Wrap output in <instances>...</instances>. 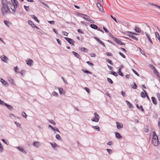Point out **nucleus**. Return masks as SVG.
I'll return each mask as SVG.
<instances>
[{"label": "nucleus", "instance_id": "603ef678", "mask_svg": "<svg viewBox=\"0 0 160 160\" xmlns=\"http://www.w3.org/2000/svg\"><path fill=\"white\" fill-rule=\"evenodd\" d=\"M8 81L12 84L13 83V80L10 78H8Z\"/></svg>", "mask_w": 160, "mask_h": 160}, {"label": "nucleus", "instance_id": "4be33fe9", "mask_svg": "<svg viewBox=\"0 0 160 160\" xmlns=\"http://www.w3.org/2000/svg\"><path fill=\"white\" fill-rule=\"evenodd\" d=\"M134 30L136 32L140 33L141 32L140 29L138 27H135L134 28Z\"/></svg>", "mask_w": 160, "mask_h": 160}, {"label": "nucleus", "instance_id": "f8f14e48", "mask_svg": "<svg viewBox=\"0 0 160 160\" xmlns=\"http://www.w3.org/2000/svg\"><path fill=\"white\" fill-rule=\"evenodd\" d=\"M116 123L117 124V127L118 129H119L123 127V125L122 123L118 122H116Z\"/></svg>", "mask_w": 160, "mask_h": 160}, {"label": "nucleus", "instance_id": "1a4fd4ad", "mask_svg": "<svg viewBox=\"0 0 160 160\" xmlns=\"http://www.w3.org/2000/svg\"><path fill=\"white\" fill-rule=\"evenodd\" d=\"M0 81L2 83V84L5 86H8V83L5 81L4 79H2V78H0Z\"/></svg>", "mask_w": 160, "mask_h": 160}, {"label": "nucleus", "instance_id": "338daca9", "mask_svg": "<svg viewBox=\"0 0 160 160\" xmlns=\"http://www.w3.org/2000/svg\"><path fill=\"white\" fill-rule=\"evenodd\" d=\"M106 55L108 56H112V55L111 53H109L108 52H106Z\"/></svg>", "mask_w": 160, "mask_h": 160}, {"label": "nucleus", "instance_id": "ea45409f", "mask_svg": "<svg viewBox=\"0 0 160 160\" xmlns=\"http://www.w3.org/2000/svg\"><path fill=\"white\" fill-rule=\"evenodd\" d=\"M133 85L132 86V88H133L136 89L137 87V84L135 83H133Z\"/></svg>", "mask_w": 160, "mask_h": 160}, {"label": "nucleus", "instance_id": "a878e982", "mask_svg": "<svg viewBox=\"0 0 160 160\" xmlns=\"http://www.w3.org/2000/svg\"><path fill=\"white\" fill-rule=\"evenodd\" d=\"M28 24L30 25L32 27H37V26H35L32 22V21L30 20L28 21Z\"/></svg>", "mask_w": 160, "mask_h": 160}, {"label": "nucleus", "instance_id": "37998d69", "mask_svg": "<svg viewBox=\"0 0 160 160\" xmlns=\"http://www.w3.org/2000/svg\"><path fill=\"white\" fill-rule=\"evenodd\" d=\"M158 138L157 136V135L156 132H153V134L152 136V138Z\"/></svg>", "mask_w": 160, "mask_h": 160}, {"label": "nucleus", "instance_id": "4468645a", "mask_svg": "<svg viewBox=\"0 0 160 160\" xmlns=\"http://www.w3.org/2000/svg\"><path fill=\"white\" fill-rule=\"evenodd\" d=\"M33 145L36 147H38L40 145L39 143L37 141H34L33 143Z\"/></svg>", "mask_w": 160, "mask_h": 160}, {"label": "nucleus", "instance_id": "f257e3e1", "mask_svg": "<svg viewBox=\"0 0 160 160\" xmlns=\"http://www.w3.org/2000/svg\"><path fill=\"white\" fill-rule=\"evenodd\" d=\"M1 10L3 15H5L8 12L9 8L8 5H2Z\"/></svg>", "mask_w": 160, "mask_h": 160}, {"label": "nucleus", "instance_id": "f3484780", "mask_svg": "<svg viewBox=\"0 0 160 160\" xmlns=\"http://www.w3.org/2000/svg\"><path fill=\"white\" fill-rule=\"evenodd\" d=\"M58 88L59 90L60 94H64V93L63 92V90L62 88L58 87Z\"/></svg>", "mask_w": 160, "mask_h": 160}, {"label": "nucleus", "instance_id": "393cba45", "mask_svg": "<svg viewBox=\"0 0 160 160\" xmlns=\"http://www.w3.org/2000/svg\"><path fill=\"white\" fill-rule=\"evenodd\" d=\"M72 53L74 55V56L78 58H79L80 57V56L76 52L74 51L72 52Z\"/></svg>", "mask_w": 160, "mask_h": 160}, {"label": "nucleus", "instance_id": "c756f323", "mask_svg": "<svg viewBox=\"0 0 160 160\" xmlns=\"http://www.w3.org/2000/svg\"><path fill=\"white\" fill-rule=\"evenodd\" d=\"M92 127L93 128L96 130L98 131H100V128H99V127L98 126H92Z\"/></svg>", "mask_w": 160, "mask_h": 160}, {"label": "nucleus", "instance_id": "0e129e2a", "mask_svg": "<svg viewBox=\"0 0 160 160\" xmlns=\"http://www.w3.org/2000/svg\"><path fill=\"white\" fill-rule=\"evenodd\" d=\"M107 144L108 145H112V142L111 141H109L107 143Z\"/></svg>", "mask_w": 160, "mask_h": 160}, {"label": "nucleus", "instance_id": "69168bd1", "mask_svg": "<svg viewBox=\"0 0 160 160\" xmlns=\"http://www.w3.org/2000/svg\"><path fill=\"white\" fill-rule=\"evenodd\" d=\"M18 70V68L17 66L15 67L14 68V70L16 72H17V70Z\"/></svg>", "mask_w": 160, "mask_h": 160}, {"label": "nucleus", "instance_id": "680f3d73", "mask_svg": "<svg viewBox=\"0 0 160 160\" xmlns=\"http://www.w3.org/2000/svg\"><path fill=\"white\" fill-rule=\"evenodd\" d=\"M48 22L50 24H54V22L53 21H48Z\"/></svg>", "mask_w": 160, "mask_h": 160}, {"label": "nucleus", "instance_id": "423d86ee", "mask_svg": "<svg viewBox=\"0 0 160 160\" xmlns=\"http://www.w3.org/2000/svg\"><path fill=\"white\" fill-rule=\"evenodd\" d=\"M50 144L53 148L56 150H57L58 148V146L55 143L50 142Z\"/></svg>", "mask_w": 160, "mask_h": 160}, {"label": "nucleus", "instance_id": "c85d7f7f", "mask_svg": "<svg viewBox=\"0 0 160 160\" xmlns=\"http://www.w3.org/2000/svg\"><path fill=\"white\" fill-rule=\"evenodd\" d=\"M90 27L94 29H96L98 28V26L94 24H92L90 25Z\"/></svg>", "mask_w": 160, "mask_h": 160}, {"label": "nucleus", "instance_id": "052dcab7", "mask_svg": "<svg viewBox=\"0 0 160 160\" xmlns=\"http://www.w3.org/2000/svg\"><path fill=\"white\" fill-rule=\"evenodd\" d=\"M87 63L88 64H89L91 66H93V64L91 62H90L89 61H87Z\"/></svg>", "mask_w": 160, "mask_h": 160}, {"label": "nucleus", "instance_id": "4d7b16f0", "mask_svg": "<svg viewBox=\"0 0 160 160\" xmlns=\"http://www.w3.org/2000/svg\"><path fill=\"white\" fill-rule=\"evenodd\" d=\"M133 72L137 76H139V74L135 70L132 69Z\"/></svg>", "mask_w": 160, "mask_h": 160}, {"label": "nucleus", "instance_id": "aec40b11", "mask_svg": "<svg viewBox=\"0 0 160 160\" xmlns=\"http://www.w3.org/2000/svg\"><path fill=\"white\" fill-rule=\"evenodd\" d=\"M4 104L5 106H6L8 109L10 110H11L13 109V107L12 106L9 105H8L7 103H5Z\"/></svg>", "mask_w": 160, "mask_h": 160}, {"label": "nucleus", "instance_id": "09e8293b", "mask_svg": "<svg viewBox=\"0 0 160 160\" xmlns=\"http://www.w3.org/2000/svg\"><path fill=\"white\" fill-rule=\"evenodd\" d=\"M107 81L108 82L111 84H112L113 83V81L110 78H108Z\"/></svg>", "mask_w": 160, "mask_h": 160}, {"label": "nucleus", "instance_id": "3c124183", "mask_svg": "<svg viewBox=\"0 0 160 160\" xmlns=\"http://www.w3.org/2000/svg\"><path fill=\"white\" fill-rule=\"evenodd\" d=\"M158 99V100L160 101V95L159 93H156Z\"/></svg>", "mask_w": 160, "mask_h": 160}, {"label": "nucleus", "instance_id": "2f4dec72", "mask_svg": "<svg viewBox=\"0 0 160 160\" xmlns=\"http://www.w3.org/2000/svg\"><path fill=\"white\" fill-rule=\"evenodd\" d=\"M16 148L17 149H18V150H19L21 152H23L24 151V149H23L22 148V147H16Z\"/></svg>", "mask_w": 160, "mask_h": 160}, {"label": "nucleus", "instance_id": "ddd939ff", "mask_svg": "<svg viewBox=\"0 0 160 160\" xmlns=\"http://www.w3.org/2000/svg\"><path fill=\"white\" fill-rule=\"evenodd\" d=\"M115 136L117 138L120 139L122 138V136L120 135V134L119 133L117 132H115Z\"/></svg>", "mask_w": 160, "mask_h": 160}, {"label": "nucleus", "instance_id": "0eeeda50", "mask_svg": "<svg viewBox=\"0 0 160 160\" xmlns=\"http://www.w3.org/2000/svg\"><path fill=\"white\" fill-rule=\"evenodd\" d=\"M0 58L3 61L5 62H7V60L8 59V58L4 55L0 56Z\"/></svg>", "mask_w": 160, "mask_h": 160}, {"label": "nucleus", "instance_id": "58836bf2", "mask_svg": "<svg viewBox=\"0 0 160 160\" xmlns=\"http://www.w3.org/2000/svg\"><path fill=\"white\" fill-rule=\"evenodd\" d=\"M143 91L144 92V93H145V95H146V97L148 99L149 101H150V98L148 96V95H147V93L146 92L145 90H143Z\"/></svg>", "mask_w": 160, "mask_h": 160}, {"label": "nucleus", "instance_id": "cd10ccee", "mask_svg": "<svg viewBox=\"0 0 160 160\" xmlns=\"http://www.w3.org/2000/svg\"><path fill=\"white\" fill-rule=\"evenodd\" d=\"M31 18H33L37 22H39V21L38 20L37 18L34 15H31Z\"/></svg>", "mask_w": 160, "mask_h": 160}, {"label": "nucleus", "instance_id": "f704fd0d", "mask_svg": "<svg viewBox=\"0 0 160 160\" xmlns=\"http://www.w3.org/2000/svg\"><path fill=\"white\" fill-rule=\"evenodd\" d=\"M83 18L84 19H85L86 20L88 21H89V20L90 18V17L88 15L86 17H83Z\"/></svg>", "mask_w": 160, "mask_h": 160}, {"label": "nucleus", "instance_id": "473e14b6", "mask_svg": "<svg viewBox=\"0 0 160 160\" xmlns=\"http://www.w3.org/2000/svg\"><path fill=\"white\" fill-rule=\"evenodd\" d=\"M23 7L26 11L28 12L30 10V8L29 6L24 5Z\"/></svg>", "mask_w": 160, "mask_h": 160}, {"label": "nucleus", "instance_id": "79ce46f5", "mask_svg": "<svg viewBox=\"0 0 160 160\" xmlns=\"http://www.w3.org/2000/svg\"><path fill=\"white\" fill-rule=\"evenodd\" d=\"M111 74L113 75L116 76V77H117L118 76V74H117V73L114 72V71H112L111 72Z\"/></svg>", "mask_w": 160, "mask_h": 160}, {"label": "nucleus", "instance_id": "6e6d98bb", "mask_svg": "<svg viewBox=\"0 0 160 160\" xmlns=\"http://www.w3.org/2000/svg\"><path fill=\"white\" fill-rule=\"evenodd\" d=\"M107 151L110 154L112 153V150L109 149H106Z\"/></svg>", "mask_w": 160, "mask_h": 160}, {"label": "nucleus", "instance_id": "20e7f679", "mask_svg": "<svg viewBox=\"0 0 160 160\" xmlns=\"http://www.w3.org/2000/svg\"><path fill=\"white\" fill-rule=\"evenodd\" d=\"M64 38L69 43L72 45H74V41L72 39L67 37H65Z\"/></svg>", "mask_w": 160, "mask_h": 160}, {"label": "nucleus", "instance_id": "6e6552de", "mask_svg": "<svg viewBox=\"0 0 160 160\" xmlns=\"http://www.w3.org/2000/svg\"><path fill=\"white\" fill-rule=\"evenodd\" d=\"M97 5L98 8L99 9V10L101 12H103L104 11V10L103 9V8L102 6L101 5V4L100 3H98L97 4Z\"/></svg>", "mask_w": 160, "mask_h": 160}, {"label": "nucleus", "instance_id": "e433bc0d", "mask_svg": "<svg viewBox=\"0 0 160 160\" xmlns=\"http://www.w3.org/2000/svg\"><path fill=\"white\" fill-rule=\"evenodd\" d=\"M48 121L49 122H50V123H51L52 124H53L54 125H55L56 124L54 121L52 120L48 119Z\"/></svg>", "mask_w": 160, "mask_h": 160}, {"label": "nucleus", "instance_id": "2eb2a0df", "mask_svg": "<svg viewBox=\"0 0 160 160\" xmlns=\"http://www.w3.org/2000/svg\"><path fill=\"white\" fill-rule=\"evenodd\" d=\"M117 43L119 44H120L121 45H125V44L123 43L120 40H119L116 38L115 41Z\"/></svg>", "mask_w": 160, "mask_h": 160}, {"label": "nucleus", "instance_id": "b1692460", "mask_svg": "<svg viewBox=\"0 0 160 160\" xmlns=\"http://www.w3.org/2000/svg\"><path fill=\"white\" fill-rule=\"evenodd\" d=\"M4 22L5 24L8 27L11 24V23L9 21L7 20H4Z\"/></svg>", "mask_w": 160, "mask_h": 160}, {"label": "nucleus", "instance_id": "774afa93", "mask_svg": "<svg viewBox=\"0 0 160 160\" xmlns=\"http://www.w3.org/2000/svg\"><path fill=\"white\" fill-rule=\"evenodd\" d=\"M110 37L112 38L114 41H115V40H116V38L115 37H114L112 34H110Z\"/></svg>", "mask_w": 160, "mask_h": 160}, {"label": "nucleus", "instance_id": "bb28decb", "mask_svg": "<svg viewBox=\"0 0 160 160\" xmlns=\"http://www.w3.org/2000/svg\"><path fill=\"white\" fill-rule=\"evenodd\" d=\"M152 100V102L153 103L155 104L156 105L157 104V102L156 101V100L155 98L154 97H151Z\"/></svg>", "mask_w": 160, "mask_h": 160}, {"label": "nucleus", "instance_id": "f03ea898", "mask_svg": "<svg viewBox=\"0 0 160 160\" xmlns=\"http://www.w3.org/2000/svg\"><path fill=\"white\" fill-rule=\"evenodd\" d=\"M152 142L153 144L155 146H158V143H159L158 138H152Z\"/></svg>", "mask_w": 160, "mask_h": 160}, {"label": "nucleus", "instance_id": "e2e57ef3", "mask_svg": "<svg viewBox=\"0 0 160 160\" xmlns=\"http://www.w3.org/2000/svg\"><path fill=\"white\" fill-rule=\"evenodd\" d=\"M111 18L114 20L116 22H118L117 21V20H116V18H114L112 16V15H111L110 16Z\"/></svg>", "mask_w": 160, "mask_h": 160}, {"label": "nucleus", "instance_id": "13d9d810", "mask_svg": "<svg viewBox=\"0 0 160 160\" xmlns=\"http://www.w3.org/2000/svg\"><path fill=\"white\" fill-rule=\"evenodd\" d=\"M54 131H56L58 132H59V133H60V131H59V130L58 129L56 128H53V129H52Z\"/></svg>", "mask_w": 160, "mask_h": 160}, {"label": "nucleus", "instance_id": "9b49d317", "mask_svg": "<svg viewBox=\"0 0 160 160\" xmlns=\"http://www.w3.org/2000/svg\"><path fill=\"white\" fill-rule=\"evenodd\" d=\"M11 2L13 4L14 7H17L18 4V2L16 0H11Z\"/></svg>", "mask_w": 160, "mask_h": 160}, {"label": "nucleus", "instance_id": "864d4df0", "mask_svg": "<svg viewBox=\"0 0 160 160\" xmlns=\"http://www.w3.org/2000/svg\"><path fill=\"white\" fill-rule=\"evenodd\" d=\"M119 54L123 58H126V56H125L124 55L123 53H122V52H119Z\"/></svg>", "mask_w": 160, "mask_h": 160}, {"label": "nucleus", "instance_id": "c03bdc74", "mask_svg": "<svg viewBox=\"0 0 160 160\" xmlns=\"http://www.w3.org/2000/svg\"><path fill=\"white\" fill-rule=\"evenodd\" d=\"M82 71H83L85 73H89V74H91V72H90L89 71H88V70H85V69L83 70V69H82Z\"/></svg>", "mask_w": 160, "mask_h": 160}, {"label": "nucleus", "instance_id": "49530a36", "mask_svg": "<svg viewBox=\"0 0 160 160\" xmlns=\"http://www.w3.org/2000/svg\"><path fill=\"white\" fill-rule=\"evenodd\" d=\"M153 68H154L155 69V70L154 71V73L157 75L158 76V71H157V70L154 67H153Z\"/></svg>", "mask_w": 160, "mask_h": 160}, {"label": "nucleus", "instance_id": "dca6fc26", "mask_svg": "<svg viewBox=\"0 0 160 160\" xmlns=\"http://www.w3.org/2000/svg\"><path fill=\"white\" fill-rule=\"evenodd\" d=\"M2 5H8V2L7 0H1Z\"/></svg>", "mask_w": 160, "mask_h": 160}, {"label": "nucleus", "instance_id": "5fc2aeb1", "mask_svg": "<svg viewBox=\"0 0 160 160\" xmlns=\"http://www.w3.org/2000/svg\"><path fill=\"white\" fill-rule=\"evenodd\" d=\"M14 122L17 127H19L20 126V124L19 123L15 121H14Z\"/></svg>", "mask_w": 160, "mask_h": 160}, {"label": "nucleus", "instance_id": "c9c22d12", "mask_svg": "<svg viewBox=\"0 0 160 160\" xmlns=\"http://www.w3.org/2000/svg\"><path fill=\"white\" fill-rule=\"evenodd\" d=\"M56 138L59 140H61V138L59 134H57L56 135Z\"/></svg>", "mask_w": 160, "mask_h": 160}, {"label": "nucleus", "instance_id": "72a5a7b5", "mask_svg": "<svg viewBox=\"0 0 160 160\" xmlns=\"http://www.w3.org/2000/svg\"><path fill=\"white\" fill-rule=\"evenodd\" d=\"M126 102L127 103V105L128 106L129 108H132V106L131 104L128 101H126Z\"/></svg>", "mask_w": 160, "mask_h": 160}, {"label": "nucleus", "instance_id": "412c9836", "mask_svg": "<svg viewBox=\"0 0 160 160\" xmlns=\"http://www.w3.org/2000/svg\"><path fill=\"white\" fill-rule=\"evenodd\" d=\"M136 106L137 108L140 110L142 111H144V110L142 108V105H140V106H138V105L137 104H136Z\"/></svg>", "mask_w": 160, "mask_h": 160}, {"label": "nucleus", "instance_id": "a19ab883", "mask_svg": "<svg viewBox=\"0 0 160 160\" xmlns=\"http://www.w3.org/2000/svg\"><path fill=\"white\" fill-rule=\"evenodd\" d=\"M141 96L143 98H144L145 97L146 95L145 93H144L143 92H142L140 94Z\"/></svg>", "mask_w": 160, "mask_h": 160}, {"label": "nucleus", "instance_id": "7ed1b4c3", "mask_svg": "<svg viewBox=\"0 0 160 160\" xmlns=\"http://www.w3.org/2000/svg\"><path fill=\"white\" fill-rule=\"evenodd\" d=\"M95 118V121L93 118L91 119V120L92 121L95 122H98L99 120V117L97 112H95L94 113Z\"/></svg>", "mask_w": 160, "mask_h": 160}, {"label": "nucleus", "instance_id": "39448f33", "mask_svg": "<svg viewBox=\"0 0 160 160\" xmlns=\"http://www.w3.org/2000/svg\"><path fill=\"white\" fill-rule=\"evenodd\" d=\"M26 62L27 65L29 66H31L33 63V61L30 58H28L26 60Z\"/></svg>", "mask_w": 160, "mask_h": 160}, {"label": "nucleus", "instance_id": "a211bd4d", "mask_svg": "<svg viewBox=\"0 0 160 160\" xmlns=\"http://www.w3.org/2000/svg\"><path fill=\"white\" fill-rule=\"evenodd\" d=\"M79 50L80 51L84 52H87L88 51V50L87 49L84 47L79 48Z\"/></svg>", "mask_w": 160, "mask_h": 160}, {"label": "nucleus", "instance_id": "bf43d9fd", "mask_svg": "<svg viewBox=\"0 0 160 160\" xmlns=\"http://www.w3.org/2000/svg\"><path fill=\"white\" fill-rule=\"evenodd\" d=\"M90 55L91 56V57H96V55L92 53H91L90 54Z\"/></svg>", "mask_w": 160, "mask_h": 160}, {"label": "nucleus", "instance_id": "9d476101", "mask_svg": "<svg viewBox=\"0 0 160 160\" xmlns=\"http://www.w3.org/2000/svg\"><path fill=\"white\" fill-rule=\"evenodd\" d=\"M144 30L145 32H147L149 31H151V29L148 25H146L145 26Z\"/></svg>", "mask_w": 160, "mask_h": 160}, {"label": "nucleus", "instance_id": "a18cd8bd", "mask_svg": "<svg viewBox=\"0 0 160 160\" xmlns=\"http://www.w3.org/2000/svg\"><path fill=\"white\" fill-rule=\"evenodd\" d=\"M22 116L24 118H26V117L27 116V115L26 114V113L24 112H22Z\"/></svg>", "mask_w": 160, "mask_h": 160}, {"label": "nucleus", "instance_id": "8fccbe9b", "mask_svg": "<svg viewBox=\"0 0 160 160\" xmlns=\"http://www.w3.org/2000/svg\"><path fill=\"white\" fill-rule=\"evenodd\" d=\"M62 34L64 36H67L68 35V33L66 32L63 31L62 32Z\"/></svg>", "mask_w": 160, "mask_h": 160}, {"label": "nucleus", "instance_id": "6ab92c4d", "mask_svg": "<svg viewBox=\"0 0 160 160\" xmlns=\"http://www.w3.org/2000/svg\"><path fill=\"white\" fill-rule=\"evenodd\" d=\"M17 7H14L13 8H11L12 11L11 12V13L13 14H15L16 12V8Z\"/></svg>", "mask_w": 160, "mask_h": 160}, {"label": "nucleus", "instance_id": "4c0bfd02", "mask_svg": "<svg viewBox=\"0 0 160 160\" xmlns=\"http://www.w3.org/2000/svg\"><path fill=\"white\" fill-rule=\"evenodd\" d=\"M52 95H53L54 96L58 97V93L55 91H53L52 93Z\"/></svg>", "mask_w": 160, "mask_h": 160}, {"label": "nucleus", "instance_id": "5701e85b", "mask_svg": "<svg viewBox=\"0 0 160 160\" xmlns=\"http://www.w3.org/2000/svg\"><path fill=\"white\" fill-rule=\"evenodd\" d=\"M122 68L121 67L118 70V74L120 76H123V74L121 70V69H122Z\"/></svg>", "mask_w": 160, "mask_h": 160}, {"label": "nucleus", "instance_id": "de8ad7c7", "mask_svg": "<svg viewBox=\"0 0 160 160\" xmlns=\"http://www.w3.org/2000/svg\"><path fill=\"white\" fill-rule=\"evenodd\" d=\"M106 61H107V62H108L109 64H111V65H112L113 64L112 63V61L111 60H110V59H107L106 60Z\"/></svg>", "mask_w": 160, "mask_h": 160}, {"label": "nucleus", "instance_id": "7c9ffc66", "mask_svg": "<svg viewBox=\"0 0 160 160\" xmlns=\"http://www.w3.org/2000/svg\"><path fill=\"white\" fill-rule=\"evenodd\" d=\"M128 36L132 38L134 40H135L136 41H137L138 40V39L136 37H135L132 35H128Z\"/></svg>", "mask_w": 160, "mask_h": 160}]
</instances>
